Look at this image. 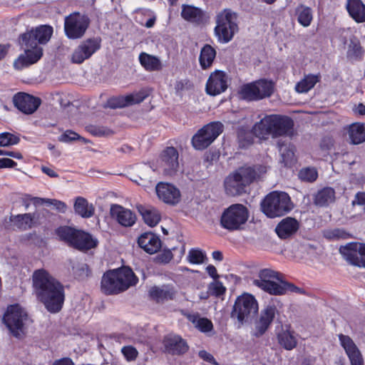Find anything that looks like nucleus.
<instances>
[{
    "label": "nucleus",
    "mask_w": 365,
    "mask_h": 365,
    "mask_svg": "<svg viewBox=\"0 0 365 365\" xmlns=\"http://www.w3.org/2000/svg\"><path fill=\"white\" fill-rule=\"evenodd\" d=\"M32 280L38 300L43 304L49 312H60L65 299L62 284L44 269L34 271Z\"/></svg>",
    "instance_id": "f257e3e1"
},
{
    "label": "nucleus",
    "mask_w": 365,
    "mask_h": 365,
    "mask_svg": "<svg viewBox=\"0 0 365 365\" xmlns=\"http://www.w3.org/2000/svg\"><path fill=\"white\" fill-rule=\"evenodd\" d=\"M53 33L52 27L41 26L21 36V43L26 46L24 54L14 62V67L20 70L38 61L42 56V48L38 43H46Z\"/></svg>",
    "instance_id": "f03ea898"
},
{
    "label": "nucleus",
    "mask_w": 365,
    "mask_h": 365,
    "mask_svg": "<svg viewBox=\"0 0 365 365\" xmlns=\"http://www.w3.org/2000/svg\"><path fill=\"white\" fill-rule=\"evenodd\" d=\"M282 275L279 272L270 269H261L257 278L252 281L255 286L272 295H283L288 292L304 294L302 288L295 286L282 280Z\"/></svg>",
    "instance_id": "7ed1b4c3"
},
{
    "label": "nucleus",
    "mask_w": 365,
    "mask_h": 365,
    "mask_svg": "<svg viewBox=\"0 0 365 365\" xmlns=\"http://www.w3.org/2000/svg\"><path fill=\"white\" fill-rule=\"evenodd\" d=\"M253 131L259 138H265L268 135L273 138L291 137L294 135V122L287 116L267 115L255 125Z\"/></svg>",
    "instance_id": "20e7f679"
},
{
    "label": "nucleus",
    "mask_w": 365,
    "mask_h": 365,
    "mask_svg": "<svg viewBox=\"0 0 365 365\" xmlns=\"http://www.w3.org/2000/svg\"><path fill=\"white\" fill-rule=\"evenodd\" d=\"M138 278L129 267H122L106 272L101 280V289L106 294L124 292L135 285Z\"/></svg>",
    "instance_id": "39448f33"
},
{
    "label": "nucleus",
    "mask_w": 365,
    "mask_h": 365,
    "mask_svg": "<svg viewBox=\"0 0 365 365\" xmlns=\"http://www.w3.org/2000/svg\"><path fill=\"white\" fill-rule=\"evenodd\" d=\"M258 176L252 167H240L231 173L224 181L226 193L230 196H237L245 192V187Z\"/></svg>",
    "instance_id": "423d86ee"
},
{
    "label": "nucleus",
    "mask_w": 365,
    "mask_h": 365,
    "mask_svg": "<svg viewBox=\"0 0 365 365\" xmlns=\"http://www.w3.org/2000/svg\"><path fill=\"white\" fill-rule=\"evenodd\" d=\"M292 209L290 197L284 192H272L262 202V212L270 218L282 216Z\"/></svg>",
    "instance_id": "0eeeda50"
},
{
    "label": "nucleus",
    "mask_w": 365,
    "mask_h": 365,
    "mask_svg": "<svg viewBox=\"0 0 365 365\" xmlns=\"http://www.w3.org/2000/svg\"><path fill=\"white\" fill-rule=\"evenodd\" d=\"M56 233L61 240L80 250H90L98 243L90 234L68 226L58 227Z\"/></svg>",
    "instance_id": "6e6552de"
},
{
    "label": "nucleus",
    "mask_w": 365,
    "mask_h": 365,
    "mask_svg": "<svg viewBox=\"0 0 365 365\" xmlns=\"http://www.w3.org/2000/svg\"><path fill=\"white\" fill-rule=\"evenodd\" d=\"M3 322L14 336L21 338L25 334L30 319L23 307L14 304L8 307Z\"/></svg>",
    "instance_id": "1a4fd4ad"
},
{
    "label": "nucleus",
    "mask_w": 365,
    "mask_h": 365,
    "mask_svg": "<svg viewBox=\"0 0 365 365\" xmlns=\"http://www.w3.org/2000/svg\"><path fill=\"white\" fill-rule=\"evenodd\" d=\"M236 13L230 9H224L217 16L215 33L221 43H228L238 31Z\"/></svg>",
    "instance_id": "9d476101"
},
{
    "label": "nucleus",
    "mask_w": 365,
    "mask_h": 365,
    "mask_svg": "<svg viewBox=\"0 0 365 365\" xmlns=\"http://www.w3.org/2000/svg\"><path fill=\"white\" fill-rule=\"evenodd\" d=\"M249 217L247 207L241 204H234L225 209L222 214L220 224L229 231L241 230Z\"/></svg>",
    "instance_id": "9b49d317"
},
{
    "label": "nucleus",
    "mask_w": 365,
    "mask_h": 365,
    "mask_svg": "<svg viewBox=\"0 0 365 365\" xmlns=\"http://www.w3.org/2000/svg\"><path fill=\"white\" fill-rule=\"evenodd\" d=\"M223 125L220 122H212L199 130L192 137V143L197 150L207 148L222 132Z\"/></svg>",
    "instance_id": "f8f14e48"
},
{
    "label": "nucleus",
    "mask_w": 365,
    "mask_h": 365,
    "mask_svg": "<svg viewBox=\"0 0 365 365\" xmlns=\"http://www.w3.org/2000/svg\"><path fill=\"white\" fill-rule=\"evenodd\" d=\"M258 311V304L255 298L250 294H244L237 297L235 301L232 317H236L242 323L250 316L255 315Z\"/></svg>",
    "instance_id": "ddd939ff"
},
{
    "label": "nucleus",
    "mask_w": 365,
    "mask_h": 365,
    "mask_svg": "<svg viewBox=\"0 0 365 365\" xmlns=\"http://www.w3.org/2000/svg\"><path fill=\"white\" fill-rule=\"evenodd\" d=\"M89 23V19L86 16L80 13L71 14L65 19V33L69 38H81L88 29Z\"/></svg>",
    "instance_id": "4468645a"
},
{
    "label": "nucleus",
    "mask_w": 365,
    "mask_h": 365,
    "mask_svg": "<svg viewBox=\"0 0 365 365\" xmlns=\"http://www.w3.org/2000/svg\"><path fill=\"white\" fill-rule=\"evenodd\" d=\"M339 252L349 264L365 268V243H348L340 247Z\"/></svg>",
    "instance_id": "2eb2a0df"
},
{
    "label": "nucleus",
    "mask_w": 365,
    "mask_h": 365,
    "mask_svg": "<svg viewBox=\"0 0 365 365\" xmlns=\"http://www.w3.org/2000/svg\"><path fill=\"white\" fill-rule=\"evenodd\" d=\"M101 47V41L98 38H88L82 41L77 46L71 56L73 63L80 64L89 58Z\"/></svg>",
    "instance_id": "dca6fc26"
},
{
    "label": "nucleus",
    "mask_w": 365,
    "mask_h": 365,
    "mask_svg": "<svg viewBox=\"0 0 365 365\" xmlns=\"http://www.w3.org/2000/svg\"><path fill=\"white\" fill-rule=\"evenodd\" d=\"M178 152L173 147H168L163 151L160 157V166L165 175L173 176L178 172Z\"/></svg>",
    "instance_id": "f3484780"
},
{
    "label": "nucleus",
    "mask_w": 365,
    "mask_h": 365,
    "mask_svg": "<svg viewBox=\"0 0 365 365\" xmlns=\"http://www.w3.org/2000/svg\"><path fill=\"white\" fill-rule=\"evenodd\" d=\"M14 106L26 114L34 113L41 103L39 98L34 97L26 93H18L13 97Z\"/></svg>",
    "instance_id": "a211bd4d"
},
{
    "label": "nucleus",
    "mask_w": 365,
    "mask_h": 365,
    "mask_svg": "<svg viewBox=\"0 0 365 365\" xmlns=\"http://www.w3.org/2000/svg\"><path fill=\"white\" fill-rule=\"evenodd\" d=\"M158 198L169 205H176L180 200V190L173 185L160 182L155 186Z\"/></svg>",
    "instance_id": "6ab92c4d"
},
{
    "label": "nucleus",
    "mask_w": 365,
    "mask_h": 365,
    "mask_svg": "<svg viewBox=\"0 0 365 365\" xmlns=\"http://www.w3.org/2000/svg\"><path fill=\"white\" fill-rule=\"evenodd\" d=\"M227 88V76L221 71L212 72L206 84V91L210 96H217L224 92Z\"/></svg>",
    "instance_id": "aec40b11"
},
{
    "label": "nucleus",
    "mask_w": 365,
    "mask_h": 365,
    "mask_svg": "<svg viewBox=\"0 0 365 365\" xmlns=\"http://www.w3.org/2000/svg\"><path fill=\"white\" fill-rule=\"evenodd\" d=\"M277 309L274 306H267L261 311L258 320L255 325L254 335L257 337L263 335L273 322Z\"/></svg>",
    "instance_id": "412c9836"
},
{
    "label": "nucleus",
    "mask_w": 365,
    "mask_h": 365,
    "mask_svg": "<svg viewBox=\"0 0 365 365\" xmlns=\"http://www.w3.org/2000/svg\"><path fill=\"white\" fill-rule=\"evenodd\" d=\"M339 339L350 360L351 365H364L361 351L354 341L349 336L342 334L339 335Z\"/></svg>",
    "instance_id": "4be33fe9"
},
{
    "label": "nucleus",
    "mask_w": 365,
    "mask_h": 365,
    "mask_svg": "<svg viewBox=\"0 0 365 365\" xmlns=\"http://www.w3.org/2000/svg\"><path fill=\"white\" fill-rule=\"evenodd\" d=\"M110 214L113 219L123 227H131L136 221V216L134 212L119 205H112Z\"/></svg>",
    "instance_id": "5701e85b"
},
{
    "label": "nucleus",
    "mask_w": 365,
    "mask_h": 365,
    "mask_svg": "<svg viewBox=\"0 0 365 365\" xmlns=\"http://www.w3.org/2000/svg\"><path fill=\"white\" fill-rule=\"evenodd\" d=\"M163 344L165 351L170 354L180 355L188 350L187 342L178 335H168L165 337Z\"/></svg>",
    "instance_id": "b1692460"
},
{
    "label": "nucleus",
    "mask_w": 365,
    "mask_h": 365,
    "mask_svg": "<svg viewBox=\"0 0 365 365\" xmlns=\"http://www.w3.org/2000/svg\"><path fill=\"white\" fill-rule=\"evenodd\" d=\"M146 98L144 92L131 93L125 96H118L110 98L108 103L112 108H123L131 105L140 103Z\"/></svg>",
    "instance_id": "393cba45"
},
{
    "label": "nucleus",
    "mask_w": 365,
    "mask_h": 365,
    "mask_svg": "<svg viewBox=\"0 0 365 365\" xmlns=\"http://www.w3.org/2000/svg\"><path fill=\"white\" fill-rule=\"evenodd\" d=\"M177 291L173 286L163 285L161 287H153L149 291V295L157 303H163L168 300H173L175 298Z\"/></svg>",
    "instance_id": "a878e982"
},
{
    "label": "nucleus",
    "mask_w": 365,
    "mask_h": 365,
    "mask_svg": "<svg viewBox=\"0 0 365 365\" xmlns=\"http://www.w3.org/2000/svg\"><path fill=\"white\" fill-rule=\"evenodd\" d=\"M138 245L149 254L157 252L161 247L159 237L152 232L142 234L138 240Z\"/></svg>",
    "instance_id": "bb28decb"
},
{
    "label": "nucleus",
    "mask_w": 365,
    "mask_h": 365,
    "mask_svg": "<svg viewBox=\"0 0 365 365\" xmlns=\"http://www.w3.org/2000/svg\"><path fill=\"white\" fill-rule=\"evenodd\" d=\"M298 229V221L295 218L287 217L277 225L275 231L280 238L286 239L294 234Z\"/></svg>",
    "instance_id": "cd10ccee"
},
{
    "label": "nucleus",
    "mask_w": 365,
    "mask_h": 365,
    "mask_svg": "<svg viewBox=\"0 0 365 365\" xmlns=\"http://www.w3.org/2000/svg\"><path fill=\"white\" fill-rule=\"evenodd\" d=\"M346 7L349 14L356 22L365 21V5L361 0H348Z\"/></svg>",
    "instance_id": "c85d7f7f"
},
{
    "label": "nucleus",
    "mask_w": 365,
    "mask_h": 365,
    "mask_svg": "<svg viewBox=\"0 0 365 365\" xmlns=\"http://www.w3.org/2000/svg\"><path fill=\"white\" fill-rule=\"evenodd\" d=\"M75 212L83 218H90L95 214V207L93 204L83 197H77L73 205Z\"/></svg>",
    "instance_id": "c756f323"
},
{
    "label": "nucleus",
    "mask_w": 365,
    "mask_h": 365,
    "mask_svg": "<svg viewBox=\"0 0 365 365\" xmlns=\"http://www.w3.org/2000/svg\"><path fill=\"white\" fill-rule=\"evenodd\" d=\"M138 210L142 215L144 222L150 227L155 226L160 220V215L159 212L151 207H145L143 205H138Z\"/></svg>",
    "instance_id": "7c9ffc66"
},
{
    "label": "nucleus",
    "mask_w": 365,
    "mask_h": 365,
    "mask_svg": "<svg viewBox=\"0 0 365 365\" xmlns=\"http://www.w3.org/2000/svg\"><path fill=\"white\" fill-rule=\"evenodd\" d=\"M348 134L350 142L357 145L365 141V124L353 123L349 126Z\"/></svg>",
    "instance_id": "2f4dec72"
},
{
    "label": "nucleus",
    "mask_w": 365,
    "mask_h": 365,
    "mask_svg": "<svg viewBox=\"0 0 365 365\" xmlns=\"http://www.w3.org/2000/svg\"><path fill=\"white\" fill-rule=\"evenodd\" d=\"M335 200V191L329 187L319 190L314 196V204L321 207L327 206Z\"/></svg>",
    "instance_id": "473e14b6"
},
{
    "label": "nucleus",
    "mask_w": 365,
    "mask_h": 365,
    "mask_svg": "<svg viewBox=\"0 0 365 365\" xmlns=\"http://www.w3.org/2000/svg\"><path fill=\"white\" fill-rule=\"evenodd\" d=\"M34 215L31 213L11 215L10 217V221L21 230H26L31 228L34 225Z\"/></svg>",
    "instance_id": "72a5a7b5"
},
{
    "label": "nucleus",
    "mask_w": 365,
    "mask_h": 365,
    "mask_svg": "<svg viewBox=\"0 0 365 365\" xmlns=\"http://www.w3.org/2000/svg\"><path fill=\"white\" fill-rule=\"evenodd\" d=\"M279 344L287 350H292L296 347L297 339L294 332L288 329H282L277 334Z\"/></svg>",
    "instance_id": "f704fd0d"
},
{
    "label": "nucleus",
    "mask_w": 365,
    "mask_h": 365,
    "mask_svg": "<svg viewBox=\"0 0 365 365\" xmlns=\"http://www.w3.org/2000/svg\"><path fill=\"white\" fill-rule=\"evenodd\" d=\"M216 56L215 49L209 44H205L200 51L199 61L203 69L210 68Z\"/></svg>",
    "instance_id": "c9c22d12"
},
{
    "label": "nucleus",
    "mask_w": 365,
    "mask_h": 365,
    "mask_svg": "<svg viewBox=\"0 0 365 365\" xmlns=\"http://www.w3.org/2000/svg\"><path fill=\"white\" fill-rule=\"evenodd\" d=\"M140 64L149 71H160L162 69V63L160 59L146 53H141L139 56Z\"/></svg>",
    "instance_id": "e433bc0d"
},
{
    "label": "nucleus",
    "mask_w": 365,
    "mask_h": 365,
    "mask_svg": "<svg viewBox=\"0 0 365 365\" xmlns=\"http://www.w3.org/2000/svg\"><path fill=\"white\" fill-rule=\"evenodd\" d=\"M181 16L187 21L197 23L202 21L203 13L202 11L197 7L190 5H183Z\"/></svg>",
    "instance_id": "4c0bfd02"
},
{
    "label": "nucleus",
    "mask_w": 365,
    "mask_h": 365,
    "mask_svg": "<svg viewBox=\"0 0 365 365\" xmlns=\"http://www.w3.org/2000/svg\"><path fill=\"white\" fill-rule=\"evenodd\" d=\"M187 319L202 332H207L212 329V322L207 318L200 317L197 314H187Z\"/></svg>",
    "instance_id": "58836bf2"
},
{
    "label": "nucleus",
    "mask_w": 365,
    "mask_h": 365,
    "mask_svg": "<svg viewBox=\"0 0 365 365\" xmlns=\"http://www.w3.org/2000/svg\"><path fill=\"white\" fill-rule=\"evenodd\" d=\"M259 90L256 88L255 83L243 85L240 90V95L242 99L252 101H259Z\"/></svg>",
    "instance_id": "ea45409f"
},
{
    "label": "nucleus",
    "mask_w": 365,
    "mask_h": 365,
    "mask_svg": "<svg viewBox=\"0 0 365 365\" xmlns=\"http://www.w3.org/2000/svg\"><path fill=\"white\" fill-rule=\"evenodd\" d=\"M256 88L259 90V100L264 98L269 97L274 91V84L272 81H267L265 79H261L255 81Z\"/></svg>",
    "instance_id": "a19ab883"
},
{
    "label": "nucleus",
    "mask_w": 365,
    "mask_h": 365,
    "mask_svg": "<svg viewBox=\"0 0 365 365\" xmlns=\"http://www.w3.org/2000/svg\"><path fill=\"white\" fill-rule=\"evenodd\" d=\"M296 12L297 14L298 22L304 27L309 26L313 18L311 9L301 5L297 7Z\"/></svg>",
    "instance_id": "79ce46f5"
},
{
    "label": "nucleus",
    "mask_w": 365,
    "mask_h": 365,
    "mask_svg": "<svg viewBox=\"0 0 365 365\" xmlns=\"http://www.w3.org/2000/svg\"><path fill=\"white\" fill-rule=\"evenodd\" d=\"M317 81V76L314 75L307 76L297 84L295 89L298 93H306L312 89Z\"/></svg>",
    "instance_id": "37998d69"
},
{
    "label": "nucleus",
    "mask_w": 365,
    "mask_h": 365,
    "mask_svg": "<svg viewBox=\"0 0 365 365\" xmlns=\"http://www.w3.org/2000/svg\"><path fill=\"white\" fill-rule=\"evenodd\" d=\"M139 181L135 180L138 185L148 187L151 183L150 176L153 174V170L150 167L144 165L139 170Z\"/></svg>",
    "instance_id": "c03bdc74"
},
{
    "label": "nucleus",
    "mask_w": 365,
    "mask_h": 365,
    "mask_svg": "<svg viewBox=\"0 0 365 365\" xmlns=\"http://www.w3.org/2000/svg\"><path fill=\"white\" fill-rule=\"evenodd\" d=\"M206 255L200 249H191L187 256L188 262L191 264H199L205 262Z\"/></svg>",
    "instance_id": "a18cd8bd"
},
{
    "label": "nucleus",
    "mask_w": 365,
    "mask_h": 365,
    "mask_svg": "<svg viewBox=\"0 0 365 365\" xmlns=\"http://www.w3.org/2000/svg\"><path fill=\"white\" fill-rule=\"evenodd\" d=\"M317 177L318 173L314 168H303L299 173V178L303 181L312 182L315 181Z\"/></svg>",
    "instance_id": "49530a36"
},
{
    "label": "nucleus",
    "mask_w": 365,
    "mask_h": 365,
    "mask_svg": "<svg viewBox=\"0 0 365 365\" xmlns=\"http://www.w3.org/2000/svg\"><path fill=\"white\" fill-rule=\"evenodd\" d=\"M19 142V138L10 133H2L0 134V147L16 145Z\"/></svg>",
    "instance_id": "de8ad7c7"
},
{
    "label": "nucleus",
    "mask_w": 365,
    "mask_h": 365,
    "mask_svg": "<svg viewBox=\"0 0 365 365\" xmlns=\"http://www.w3.org/2000/svg\"><path fill=\"white\" fill-rule=\"evenodd\" d=\"M87 130L89 133L96 136H109L113 133L111 130L101 126L90 125L87 127Z\"/></svg>",
    "instance_id": "09e8293b"
},
{
    "label": "nucleus",
    "mask_w": 365,
    "mask_h": 365,
    "mask_svg": "<svg viewBox=\"0 0 365 365\" xmlns=\"http://www.w3.org/2000/svg\"><path fill=\"white\" fill-rule=\"evenodd\" d=\"M75 140H81L84 143L87 142L84 138L81 137L78 133L71 130H66L59 137V140L64 143L71 142Z\"/></svg>",
    "instance_id": "8fccbe9b"
},
{
    "label": "nucleus",
    "mask_w": 365,
    "mask_h": 365,
    "mask_svg": "<svg viewBox=\"0 0 365 365\" xmlns=\"http://www.w3.org/2000/svg\"><path fill=\"white\" fill-rule=\"evenodd\" d=\"M225 287L219 281L214 282L209 285V292L215 297H220L225 292Z\"/></svg>",
    "instance_id": "3c124183"
},
{
    "label": "nucleus",
    "mask_w": 365,
    "mask_h": 365,
    "mask_svg": "<svg viewBox=\"0 0 365 365\" xmlns=\"http://www.w3.org/2000/svg\"><path fill=\"white\" fill-rule=\"evenodd\" d=\"M121 352L128 361L135 360L138 355L137 349L133 346H125L121 349Z\"/></svg>",
    "instance_id": "603ef678"
},
{
    "label": "nucleus",
    "mask_w": 365,
    "mask_h": 365,
    "mask_svg": "<svg viewBox=\"0 0 365 365\" xmlns=\"http://www.w3.org/2000/svg\"><path fill=\"white\" fill-rule=\"evenodd\" d=\"M75 274L80 279H84L90 275L91 271L86 264H80L74 268Z\"/></svg>",
    "instance_id": "864d4df0"
},
{
    "label": "nucleus",
    "mask_w": 365,
    "mask_h": 365,
    "mask_svg": "<svg viewBox=\"0 0 365 365\" xmlns=\"http://www.w3.org/2000/svg\"><path fill=\"white\" fill-rule=\"evenodd\" d=\"M46 205L47 206H53L56 210L62 213L66 212L67 210V205L65 202L56 199L48 198Z\"/></svg>",
    "instance_id": "5fc2aeb1"
},
{
    "label": "nucleus",
    "mask_w": 365,
    "mask_h": 365,
    "mask_svg": "<svg viewBox=\"0 0 365 365\" xmlns=\"http://www.w3.org/2000/svg\"><path fill=\"white\" fill-rule=\"evenodd\" d=\"M173 253L170 250H164L157 256V260L161 263H168L173 259Z\"/></svg>",
    "instance_id": "6e6d98bb"
},
{
    "label": "nucleus",
    "mask_w": 365,
    "mask_h": 365,
    "mask_svg": "<svg viewBox=\"0 0 365 365\" xmlns=\"http://www.w3.org/2000/svg\"><path fill=\"white\" fill-rule=\"evenodd\" d=\"M280 152L282 153V157L283 158V160L285 163H288L289 162H291L292 160V158L294 157V151L291 148H287L284 149L281 148Z\"/></svg>",
    "instance_id": "4d7b16f0"
},
{
    "label": "nucleus",
    "mask_w": 365,
    "mask_h": 365,
    "mask_svg": "<svg viewBox=\"0 0 365 365\" xmlns=\"http://www.w3.org/2000/svg\"><path fill=\"white\" fill-rule=\"evenodd\" d=\"M353 205H357L362 207L365 210V192H358L352 202Z\"/></svg>",
    "instance_id": "13d9d810"
},
{
    "label": "nucleus",
    "mask_w": 365,
    "mask_h": 365,
    "mask_svg": "<svg viewBox=\"0 0 365 365\" xmlns=\"http://www.w3.org/2000/svg\"><path fill=\"white\" fill-rule=\"evenodd\" d=\"M198 355L201 359H202L203 360H205L206 361H208L210 363L215 362V359L212 356V355H211L210 353L207 352L206 351H204V350L200 351Z\"/></svg>",
    "instance_id": "bf43d9fd"
},
{
    "label": "nucleus",
    "mask_w": 365,
    "mask_h": 365,
    "mask_svg": "<svg viewBox=\"0 0 365 365\" xmlns=\"http://www.w3.org/2000/svg\"><path fill=\"white\" fill-rule=\"evenodd\" d=\"M52 365H75L73 361L68 357L56 360Z\"/></svg>",
    "instance_id": "052dcab7"
},
{
    "label": "nucleus",
    "mask_w": 365,
    "mask_h": 365,
    "mask_svg": "<svg viewBox=\"0 0 365 365\" xmlns=\"http://www.w3.org/2000/svg\"><path fill=\"white\" fill-rule=\"evenodd\" d=\"M349 48L353 50L356 55H359L361 52V47L358 41H351L349 44Z\"/></svg>",
    "instance_id": "680f3d73"
},
{
    "label": "nucleus",
    "mask_w": 365,
    "mask_h": 365,
    "mask_svg": "<svg viewBox=\"0 0 365 365\" xmlns=\"http://www.w3.org/2000/svg\"><path fill=\"white\" fill-rule=\"evenodd\" d=\"M208 274L212 277L214 279H217L219 275L217 273V269L213 265H208L206 268Z\"/></svg>",
    "instance_id": "e2e57ef3"
},
{
    "label": "nucleus",
    "mask_w": 365,
    "mask_h": 365,
    "mask_svg": "<svg viewBox=\"0 0 365 365\" xmlns=\"http://www.w3.org/2000/svg\"><path fill=\"white\" fill-rule=\"evenodd\" d=\"M41 170L43 173L46 174L47 175H48L51 178H58V175L53 170H52L49 168L42 166Z\"/></svg>",
    "instance_id": "0e129e2a"
},
{
    "label": "nucleus",
    "mask_w": 365,
    "mask_h": 365,
    "mask_svg": "<svg viewBox=\"0 0 365 365\" xmlns=\"http://www.w3.org/2000/svg\"><path fill=\"white\" fill-rule=\"evenodd\" d=\"M4 168H14L16 165V163L9 158H1Z\"/></svg>",
    "instance_id": "69168bd1"
},
{
    "label": "nucleus",
    "mask_w": 365,
    "mask_h": 365,
    "mask_svg": "<svg viewBox=\"0 0 365 365\" xmlns=\"http://www.w3.org/2000/svg\"><path fill=\"white\" fill-rule=\"evenodd\" d=\"M4 153L3 155H7L16 159H21L23 158L22 155L19 152L4 150Z\"/></svg>",
    "instance_id": "338daca9"
},
{
    "label": "nucleus",
    "mask_w": 365,
    "mask_h": 365,
    "mask_svg": "<svg viewBox=\"0 0 365 365\" xmlns=\"http://www.w3.org/2000/svg\"><path fill=\"white\" fill-rule=\"evenodd\" d=\"M9 45H0V60L4 58L8 52Z\"/></svg>",
    "instance_id": "774afa93"
}]
</instances>
